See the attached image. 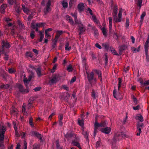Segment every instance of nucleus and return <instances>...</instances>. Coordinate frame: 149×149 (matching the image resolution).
<instances>
[{
    "label": "nucleus",
    "instance_id": "58836bf2",
    "mask_svg": "<svg viewBox=\"0 0 149 149\" xmlns=\"http://www.w3.org/2000/svg\"><path fill=\"white\" fill-rule=\"evenodd\" d=\"M29 124L31 127H34V125L33 123V118L31 117L29 119Z\"/></svg>",
    "mask_w": 149,
    "mask_h": 149
},
{
    "label": "nucleus",
    "instance_id": "2f4dec72",
    "mask_svg": "<svg viewBox=\"0 0 149 149\" xmlns=\"http://www.w3.org/2000/svg\"><path fill=\"white\" fill-rule=\"evenodd\" d=\"M91 96L93 99L95 100L96 99V93L95 90L93 89L91 93Z\"/></svg>",
    "mask_w": 149,
    "mask_h": 149
},
{
    "label": "nucleus",
    "instance_id": "9d476101",
    "mask_svg": "<svg viewBox=\"0 0 149 149\" xmlns=\"http://www.w3.org/2000/svg\"><path fill=\"white\" fill-rule=\"evenodd\" d=\"M2 44L3 48L5 47L8 49L10 47L9 42L7 41L6 42L4 40H2Z\"/></svg>",
    "mask_w": 149,
    "mask_h": 149
},
{
    "label": "nucleus",
    "instance_id": "393cba45",
    "mask_svg": "<svg viewBox=\"0 0 149 149\" xmlns=\"http://www.w3.org/2000/svg\"><path fill=\"white\" fill-rule=\"evenodd\" d=\"M110 49L111 52L113 54L117 56H120V55L121 54L120 53L119 54H118L117 53L116 51L113 48L110 47Z\"/></svg>",
    "mask_w": 149,
    "mask_h": 149
},
{
    "label": "nucleus",
    "instance_id": "4c0bfd02",
    "mask_svg": "<svg viewBox=\"0 0 149 149\" xmlns=\"http://www.w3.org/2000/svg\"><path fill=\"white\" fill-rule=\"evenodd\" d=\"M142 128H137L136 132H137L136 135L137 136H139L141 132V129Z\"/></svg>",
    "mask_w": 149,
    "mask_h": 149
},
{
    "label": "nucleus",
    "instance_id": "7c9ffc66",
    "mask_svg": "<svg viewBox=\"0 0 149 149\" xmlns=\"http://www.w3.org/2000/svg\"><path fill=\"white\" fill-rule=\"evenodd\" d=\"M73 135L72 133H67L65 135V136L66 138L69 139L73 137Z\"/></svg>",
    "mask_w": 149,
    "mask_h": 149
},
{
    "label": "nucleus",
    "instance_id": "cd10ccee",
    "mask_svg": "<svg viewBox=\"0 0 149 149\" xmlns=\"http://www.w3.org/2000/svg\"><path fill=\"white\" fill-rule=\"evenodd\" d=\"M136 119H138L141 122H142L143 121V117L141 114L137 115L136 116Z\"/></svg>",
    "mask_w": 149,
    "mask_h": 149
},
{
    "label": "nucleus",
    "instance_id": "5701e85b",
    "mask_svg": "<svg viewBox=\"0 0 149 149\" xmlns=\"http://www.w3.org/2000/svg\"><path fill=\"white\" fill-rule=\"evenodd\" d=\"M93 71L97 74L99 78L102 77L101 72L100 70H98L96 69H94L93 70Z\"/></svg>",
    "mask_w": 149,
    "mask_h": 149
},
{
    "label": "nucleus",
    "instance_id": "69168bd1",
    "mask_svg": "<svg viewBox=\"0 0 149 149\" xmlns=\"http://www.w3.org/2000/svg\"><path fill=\"white\" fill-rule=\"evenodd\" d=\"M1 127V130L2 131H4L5 132L6 130V127L4 126H2L1 127V125L0 126V128Z\"/></svg>",
    "mask_w": 149,
    "mask_h": 149
},
{
    "label": "nucleus",
    "instance_id": "6e6d98bb",
    "mask_svg": "<svg viewBox=\"0 0 149 149\" xmlns=\"http://www.w3.org/2000/svg\"><path fill=\"white\" fill-rule=\"evenodd\" d=\"M41 88H42L41 87H37L34 88L33 90L35 92L38 91H40L41 90Z\"/></svg>",
    "mask_w": 149,
    "mask_h": 149
},
{
    "label": "nucleus",
    "instance_id": "de8ad7c7",
    "mask_svg": "<svg viewBox=\"0 0 149 149\" xmlns=\"http://www.w3.org/2000/svg\"><path fill=\"white\" fill-rule=\"evenodd\" d=\"M78 121L79 124V125L82 126L84 125V123L83 122V121L79 118L78 120Z\"/></svg>",
    "mask_w": 149,
    "mask_h": 149
},
{
    "label": "nucleus",
    "instance_id": "e2e57ef3",
    "mask_svg": "<svg viewBox=\"0 0 149 149\" xmlns=\"http://www.w3.org/2000/svg\"><path fill=\"white\" fill-rule=\"evenodd\" d=\"M68 21L70 23L71 25H73L74 24V22L71 18L68 20Z\"/></svg>",
    "mask_w": 149,
    "mask_h": 149
},
{
    "label": "nucleus",
    "instance_id": "a878e982",
    "mask_svg": "<svg viewBox=\"0 0 149 149\" xmlns=\"http://www.w3.org/2000/svg\"><path fill=\"white\" fill-rule=\"evenodd\" d=\"M82 134L84 135V137L85 138L86 141H88V136L89 134L86 131H83L82 132Z\"/></svg>",
    "mask_w": 149,
    "mask_h": 149
},
{
    "label": "nucleus",
    "instance_id": "3c124183",
    "mask_svg": "<svg viewBox=\"0 0 149 149\" xmlns=\"http://www.w3.org/2000/svg\"><path fill=\"white\" fill-rule=\"evenodd\" d=\"M16 71L14 70L13 68H11L8 69V72L12 74L15 73Z\"/></svg>",
    "mask_w": 149,
    "mask_h": 149
},
{
    "label": "nucleus",
    "instance_id": "2eb2a0df",
    "mask_svg": "<svg viewBox=\"0 0 149 149\" xmlns=\"http://www.w3.org/2000/svg\"><path fill=\"white\" fill-rule=\"evenodd\" d=\"M118 11V6L117 5H115L113 9L112 13L113 17L115 18L116 16L117 15Z\"/></svg>",
    "mask_w": 149,
    "mask_h": 149
},
{
    "label": "nucleus",
    "instance_id": "dca6fc26",
    "mask_svg": "<svg viewBox=\"0 0 149 149\" xmlns=\"http://www.w3.org/2000/svg\"><path fill=\"white\" fill-rule=\"evenodd\" d=\"M32 134L34 135L38 138H39L40 140H42V138L41 135L38 132L36 131H33Z\"/></svg>",
    "mask_w": 149,
    "mask_h": 149
},
{
    "label": "nucleus",
    "instance_id": "9b49d317",
    "mask_svg": "<svg viewBox=\"0 0 149 149\" xmlns=\"http://www.w3.org/2000/svg\"><path fill=\"white\" fill-rule=\"evenodd\" d=\"M64 32V31L62 30H58L56 32V35L55 37V39L58 40L61 35Z\"/></svg>",
    "mask_w": 149,
    "mask_h": 149
},
{
    "label": "nucleus",
    "instance_id": "49530a36",
    "mask_svg": "<svg viewBox=\"0 0 149 149\" xmlns=\"http://www.w3.org/2000/svg\"><path fill=\"white\" fill-rule=\"evenodd\" d=\"M102 31L103 34L104 36H106L107 35V32L106 29L104 27L102 29Z\"/></svg>",
    "mask_w": 149,
    "mask_h": 149
},
{
    "label": "nucleus",
    "instance_id": "864d4df0",
    "mask_svg": "<svg viewBox=\"0 0 149 149\" xmlns=\"http://www.w3.org/2000/svg\"><path fill=\"white\" fill-rule=\"evenodd\" d=\"M129 20L128 18H127L126 20V22L125 23V27L126 28H127L129 25Z\"/></svg>",
    "mask_w": 149,
    "mask_h": 149
},
{
    "label": "nucleus",
    "instance_id": "338daca9",
    "mask_svg": "<svg viewBox=\"0 0 149 149\" xmlns=\"http://www.w3.org/2000/svg\"><path fill=\"white\" fill-rule=\"evenodd\" d=\"M140 107V106L138 105L136 107H133V108L135 110H138L139 109Z\"/></svg>",
    "mask_w": 149,
    "mask_h": 149
},
{
    "label": "nucleus",
    "instance_id": "ddd939ff",
    "mask_svg": "<svg viewBox=\"0 0 149 149\" xmlns=\"http://www.w3.org/2000/svg\"><path fill=\"white\" fill-rule=\"evenodd\" d=\"M79 35L80 36L83 34L85 31V29L82 24L79 26Z\"/></svg>",
    "mask_w": 149,
    "mask_h": 149
},
{
    "label": "nucleus",
    "instance_id": "79ce46f5",
    "mask_svg": "<svg viewBox=\"0 0 149 149\" xmlns=\"http://www.w3.org/2000/svg\"><path fill=\"white\" fill-rule=\"evenodd\" d=\"M142 2V0H137V5L140 8L141 7Z\"/></svg>",
    "mask_w": 149,
    "mask_h": 149
},
{
    "label": "nucleus",
    "instance_id": "f03ea898",
    "mask_svg": "<svg viewBox=\"0 0 149 149\" xmlns=\"http://www.w3.org/2000/svg\"><path fill=\"white\" fill-rule=\"evenodd\" d=\"M126 137V135L124 134L123 132L116 134L113 138V143H116L117 141H120L123 138Z\"/></svg>",
    "mask_w": 149,
    "mask_h": 149
},
{
    "label": "nucleus",
    "instance_id": "20e7f679",
    "mask_svg": "<svg viewBox=\"0 0 149 149\" xmlns=\"http://www.w3.org/2000/svg\"><path fill=\"white\" fill-rule=\"evenodd\" d=\"M122 13L121 11H119L118 17L117 15H116L115 18L113 17V22L114 23L119 22H121L122 20Z\"/></svg>",
    "mask_w": 149,
    "mask_h": 149
},
{
    "label": "nucleus",
    "instance_id": "09e8293b",
    "mask_svg": "<svg viewBox=\"0 0 149 149\" xmlns=\"http://www.w3.org/2000/svg\"><path fill=\"white\" fill-rule=\"evenodd\" d=\"M30 81H29L28 79H27L26 78H24V82L25 84V85L27 87V85Z\"/></svg>",
    "mask_w": 149,
    "mask_h": 149
},
{
    "label": "nucleus",
    "instance_id": "37998d69",
    "mask_svg": "<svg viewBox=\"0 0 149 149\" xmlns=\"http://www.w3.org/2000/svg\"><path fill=\"white\" fill-rule=\"evenodd\" d=\"M35 31H32L30 33V36L31 38L32 39H33L35 37Z\"/></svg>",
    "mask_w": 149,
    "mask_h": 149
},
{
    "label": "nucleus",
    "instance_id": "4d7b16f0",
    "mask_svg": "<svg viewBox=\"0 0 149 149\" xmlns=\"http://www.w3.org/2000/svg\"><path fill=\"white\" fill-rule=\"evenodd\" d=\"M56 67H57V66H56V64H55L53 67V68L52 69V70H51V72L52 73H53L54 72L56 69Z\"/></svg>",
    "mask_w": 149,
    "mask_h": 149
},
{
    "label": "nucleus",
    "instance_id": "774afa93",
    "mask_svg": "<svg viewBox=\"0 0 149 149\" xmlns=\"http://www.w3.org/2000/svg\"><path fill=\"white\" fill-rule=\"evenodd\" d=\"M22 10V9L20 8V7H19L16 9V11L17 13L19 14L21 13Z\"/></svg>",
    "mask_w": 149,
    "mask_h": 149
},
{
    "label": "nucleus",
    "instance_id": "4be33fe9",
    "mask_svg": "<svg viewBox=\"0 0 149 149\" xmlns=\"http://www.w3.org/2000/svg\"><path fill=\"white\" fill-rule=\"evenodd\" d=\"M109 27L110 30H111L112 29V18L111 17H109Z\"/></svg>",
    "mask_w": 149,
    "mask_h": 149
},
{
    "label": "nucleus",
    "instance_id": "b1692460",
    "mask_svg": "<svg viewBox=\"0 0 149 149\" xmlns=\"http://www.w3.org/2000/svg\"><path fill=\"white\" fill-rule=\"evenodd\" d=\"M69 43L68 42H66L65 49L66 50L69 51L71 48V46L69 47Z\"/></svg>",
    "mask_w": 149,
    "mask_h": 149
},
{
    "label": "nucleus",
    "instance_id": "0eeeda50",
    "mask_svg": "<svg viewBox=\"0 0 149 149\" xmlns=\"http://www.w3.org/2000/svg\"><path fill=\"white\" fill-rule=\"evenodd\" d=\"M51 5V1L50 0H49L46 3V8L45 9L44 13L45 14H47L49 11H51L50 6Z\"/></svg>",
    "mask_w": 149,
    "mask_h": 149
},
{
    "label": "nucleus",
    "instance_id": "c756f323",
    "mask_svg": "<svg viewBox=\"0 0 149 149\" xmlns=\"http://www.w3.org/2000/svg\"><path fill=\"white\" fill-rule=\"evenodd\" d=\"M25 105H24V104L22 105V112L26 116L28 115V113L27 111H26V109L25 108Z\"/></svg>",
    "mask_w": 149,
    "mask_h": 149
},
{
    "label": "nucleus",
    "instance_id": "c9c22d12",
    "mask_svg": "<svg viewBox=\"0 0 149 149\" xmlns=\"http://www.w3.org/2000/svg\"><path fill=\"white\" fill-rule=\"evenodd\" d=\"M8 2L10 5L16 4V0H8Z\"/></svg>",
    "mask_w": 149,
    "mask_h": 149
},
{
    "label": "nucleus",
    "instance_id": "ea45409f",
    "mask_svg": "<svg viewBox=\"0 0 149 149\" xmlns=\"http://www.w3.org/2000/svg\"><path fill=\"white\" fill-rule=\"evenodd\" d=\"M86 58L85 57H83L82 58V62L84 66V67L85 68H86Z\"/></svg>",
    "mask_w": 149,
    "mask_h": 149
},
{
    "label": "nucleus",
    "instance_id": "a18cd8bd",
    "mask_svg": "<svg viewBox=\"0 0 149 149\" xmlns=\"http://www.w3.org/2000/svg\"><path fill=\"white\" fill-rule=\"evenodd\" d=\"M33 101H30L28 104V108L29 109H31L33 107V106L32 105V103Z\"/></svg>",
    "mask_w": 149,
    "mask_h": 149
},
{
    "label": "nucleus",
    "instance_id": "f704fd0d",
    "mask_svg": "<svg viewBox=\"0 0 149 149\" xmlns=\"http://www.w3.org/2000/svg\"><path fill=\"white\" fill-rule=\"evenodd\" d=\"M107 122L106 121H102L100 123L101 127H105L107 125Z\"/></svg>",
    "mask_w": 149,
    "mask_h": 149
},
{
    "label": "nucleus",
    "instance_id": "473e14b6",
    "mask_svg": "<svg viewBox=\"0 0 149 149\" xmlns=\"http://www.w3.org/2000/svg\"><path fill=\"white\" fill-rule=\"evenodd\" d=\"M67 71L69 72H72L73 70V68L72 67V65L71 64H70L67 68Z\"/></svg>",
    "mask_w": 149,
    "mask_h": 149
},
{
    "label": "nucleus",
    "instance_id": "4468645a",
    "mask_svg": "<svg viewBox=\"0 0 149 149\" xmlns=\"http://www.w3.org/2000/svg\"><path fill=\"white\" fill-rule=\"evenodd\" d=\"M37 74L38 77H39L43 75L41 72V69L40 67L36 68L35 70Z\"/></svg>",
    "mask_w": 149,
    "mask_h": 149
},
{
    "label": "nucleus",
    "instance_id": "1a4fd4ad",
    "mask_svg": "<svg viewBox=\"0 0 149 149\" xmlns=\"http://www.w3.org/2000/svg\"><path fill=\"white\" fill-rule=\"evenodd\" d=\"M111 129L109 127H106L102 128L100 130V131L106 134H109L111 132Z\"/></svg>",
    "mask_w": 149,
    "mask_h": 149
},
{
    "label": "nucleus",
    "instance_id": "412c9836",
    "mask_svg": "<svg viewBox=\"0 0 149 149\" xmlns=\"http://www.w3.org/2000/svg\"><path fill=\"white\" fill-rule=\"evenodd\" d=\"M10 85L8 84H2L0 85V88L1 89H7L9 88Z\"/></svg>",
    "mask_w": 149,
    "mask_h": 149
},
{
    "label": "nucleus",
    "instance_id": "6e6552de",
    "mask_svg": "<svg viewBox=\"0 0 149 149\" xmlns=\"http://www.w3.org/2000/svg\"><path fill=\"white\" fill-rule=\"evenodd\" d=\"M21 6H22V9L24 13L27 15L29 14L31 12V10L29 9L24 4H22L21 5Z\"/></svg>",
    "mask_w": 149,
    "mask_h": 149
},
{
    "label": "nucleus",
    "instance_id": "6ab92c4d",
    "mask_svg": "<svg viewBox=\"0 0 149 149\" xmlns=\"http://www.w3.org/2000/svg\"><path fill=\"white\" fill-rule=\"evenodd\" d=\"M72 143L74 146H76L78 147V148H79V149H81L79 143V142H77L75 140H73L72 141Z\"/></svg>",
    "mask_w": 149,
    "mask_h": 149
},
{
    "label": "nucleus",
    "instance_id": "a211bd4d",
    "mask_svg": "<svg viewBox=\"0 0 149 149\" xmlns=\"http://www.w3.org/2000/svg\"><path fill=\"white\" fill-rule=\"evenodd\" d=\"M29 72L30 74V75L29 76L28 79L29 81H31V79L33 78L34 77V73L31 70H29Z\"/></svg>",
    "mask_w": 149,
    "mask_h": 149
},
{
    "label": "nucleus",
    "instance_id": "603ef678",
    "mask_svg": "<svg viewBox=\"0 0 149 149\" xmlns=\"http://www.w3.org/2000/svg\"><path fill=\"white\" fill-rule=\"evenodd\" d=\"M122 81L121 79L119 78H118V89L119 90V89L120 88L121 86V84Z\"/></svg>",
    "mask_w": 149,
    "mask_h": 149
},
{
    "label": "nucleus",
    "instance_id": "5fc2aeb1",
    "mask_svg": "<svg viewBox=\"0 0 149 149\" xmlns=\"http://www.w3.org/2000/svg\"><path fill=\"white\" fill-rule=\"evenodd\" d=\"M131 97L132 99H133L134 102L135 103H137V100L136 98L135 97V96L133 95H132Z\"/></svg>",
    "mask_w": 149,
    "mask_h": 149
},
{
    "label": "nucleus",
    "instance_id": "c85d7f7f",
    "mask_svg": "<svg viewBox=\"0 0 149 149\" xmlns=\"http://www.w3.org/2000/svg\"><path fill=\"white\" fill-rule=\"evenodd\" d=\"M102 46L105 49L108 50L109 49V45L108 43H102Z\"/></svg>",
    "mask_w": 149,
    "mask_h": 149
},
{
    "label": "nucleus",
    "instance_id": "7ed1b4c3",
    "mask_svg": "<svg viewBox=\"0 0 149 149\" xmlns=\"http://www.w3.org/2000/svg\"><path fill=\"white\" fill-rule=\"evenodd\" d=\"M17 87L19 89V91L20 93H28L29 92V90L27 87L26 86V88L25 89L23 86L21 84H18L17 85Z\"/></svg>",
    "mask_w": 149,
    "mask_h": 149
},
{
    "label": "nucleus",
    "instance_id": "052dcab7",
    "mask_svg": "<svg viewBox=\"0 0 149 149\" xmlns=\"http://www.w3.org/2000/svg\"><path fill=\"white\" fill-rule=\"evenodd\" d=\"M101 145V142L100 140L98 141L96 143V147L98 148Z\"/></svg>",
    "mask_w": 149,
    "mask_h": 149
},
{
    "label": "nucleus",
    "instance_id": "e433bc0d",
    "mask_svg": "<svg viewBox=\"0 0 149 149\" xmlns=\"http://www.w3.org/2000/svg\"><path fill=\"white\" fill-rule=\"evenodd\" d=\"M62 4L63 6V8H67L68 6V3L65 1H63L62 3Z\"/></svg>",
    "mask_w": 149,
    "mask_h": 149
},
{
    "label": "nucleus",
    "instance_id": "423d86ee",
    "mask_svg": "<svg viewBox=\"0 0 149 149\" xmlns=\"http://www.w3.org/2000/svg\"><path fill=\"white\" fill-rule=\"evenodd\" d=\"M58 77L56 75H54L52 77V78L49 81V83L50 85H54L58 82Z\"/></svg>",
    "mask_w": 149,
    "mask_h": 149
},
{
    "label": "nucleus",
    "instance_id": "8fccbe9b",
    "mask_svg": "<svg viewBox=\"0 0 149 149\" xmlns=\"http://www.w3.org/2000/svg\"><path fill=\"white\" fill-rule=\"evenodd\" d=\"M55 41L54 42L52 45V47L53 48H54L56 46V43L58 41L57 40L54 39Z\"/></svg>",
    "mask_w": 149,
    "mask_h": 149
},
{
    "label": "nucleus",
    "instance_id": "f257e3e1",
    "mask_svg": "<svg viewBox=\"0 0 149 149\" xmlns=\"http://www.w3.org/2000/svg\"><path fill=\"white\" fill-rule=\"evenodd\" d=\"M86 74L88 81L91 86H92L93 81L95 83L97 81L96 78L94 77V72H86Z\"/></svg>",
    "mask_w": 149,
    "mask_h": 149
},
{
    "label": "nucleus",
    "instance_id": "c03bdc74",
    "mask_svg": "<svg viewBox=\"0 0 149 149\" xmlns=\"http://www.w3.org/2000/svg\"><path fill=\"white\" fill-rule=\"evenodd\" d=\"M143 125V123L138 122L136 126L137 128H142Z\"/></svg>",
    "mask_w": 149,
    "mask_h": 149
},
{
    "label": "nucleus",
    "instance_id": "13d9d810",
    "mask_svg": "<svg viewBox=\"0 0 149 149\" xmlns=\"http://www.w3.org/2000/svg\"><path fill=\"white\" fill-rule=\"evenodd\" d=\"M26 55L32 58L33 56L32 53L30 52H26Z\"/></svg>",
    "mask_w": 149,
    "mask_h": 149
},
{
    "label": "nucleus",
    "instance_id": "bf43d9fd",
    "mask_svg": "<svg viewBox=\"0 0 149 149\" xmlns=\"http://www.w3.org/2000/svg\"><path fill=\"white\" fill-rule=\"evenodd\" d=\"M132 49L133 51V52H138L139 51V49H137L134 47H132Z\"/></svg>",
    "mask_w": 149,
    "mask_h": 149
},
{
    "label": "nucleus",
    "instance_id": "0e129e2a",
    "mask_svg": "<svg viewBox=\"0 0 149 149\" xmlns=\"http://www.w3.org/2000/svg\"><path fill=\"white\" fill-rule=\"evenodd\" d=\"M4 139V135H1L0 134V141H3Z\"/></svg>",
    "mask_w": 149,
    "mask_h": 149
},
{
    "label": "nucleus",
    "instance_id": "a19ab883",
    "mask_svg": "<svg viewBox=\"0 0 149 149\" xmlns=\"http://www.w3.org/2000/svg\"><path fill=\"white\" fill-rule=\"evenodd\" d=\"M93 30L94 31V36L95 37H97L98 35V30L96 29H94Z\"/></svg>",
    "mask_w": 149,
    "mask_h": 149
},
{
    "label": "nucleus",
    "instance_id": "f8f14e48",
    "mask_svg": "<svg viewBox=\"0 0 149 149\" xmlns=\"http://www.w3.org/2000/svg\"><path fill=\"white\" fill-rule=\"evenodd\" d=\"M77 7L79 11L81 12L84 10V5L83 3H81L78 4Z\"/></svg>",
    "mask_w": 149,
    "mask_h": 149
},
{
    "label": "nucleus",
    "instance_id": "39448f33",
    "mask_svg": "<svg viewBox=\"0 0 149 149\" xmlns=\"http://www.w3.org/2000/svg\"><path fill=\"white\" fill-rule=\"evenodd\" d=\"M118 91L117 93L116 90L114 89L113 91V96L114 97L118 100V98H120L121 97V93L120 91V89H118Z\"/></svg>",
    "mask_w": 149,
    "mask_h": 149
},
{
    "label": "nucleus",
    "instance_id": "72a5a7b5",
    "mask_svg": "<svg viewBox=\"0 0 149 149\" xmlns=\"http://www.w3.org/2000/svg\"><path fill=\"white\" fill-rule=\"evenodd\" d=\"M95 126V129H97L99 127H101L100 123L96 122L94 124Z\"/></svg>",
    "mask_w": 149,
    "mask_h": 149
},
{
    "label": "nucleus",
    "instance_id": "aec40b11",
    "mask_svg": "<svg viewBox=\"0 0 149 149\" xmlns=\"http://www.w3.org/2000/svg\"><path fill=\"white\" fill-rule=\"evenodd\" d=\"M6 8V4H3L1 6L0 11L1 13H4L5 11V9Z\"/></svg>",
    "mask_w": 149,
    "mask_h": 149
},
{
    "label": "nucleus",
    "instance_id": "680f3d73",
    "mask_svg": "<svg viewBox=\"0 0 149 149\" xmlns=\"http://www.w3.org/2000/svg\"><path fill=\"white\" fill-rule=\"evenodd\" d=\"M146 15V13L145 12H143L141 16V19L142 20H143Z\"/></svg>",
    "mask_w": 149,
    "mask_h": 149
},
{
    "label": "nucleus",
    "instance_id": "bb28decb",
    "mask_svg": "<svg viewBox=\"0 0 149 149\" xmlns=\"http://www.w3.org/2000/svg\"><path fill=\"white\" fill-rule=\"evenodd\" d=\"M39 32L40 35V39L39 41V42H41L44 38V34L40 31H39Z\"/></svg>",
    "mask_w": 149,
    "mask_h": 149
},
{
    "label": "nucleus",
    "instance_id": "f3484780",
    "mask_svg": "<svg viewBox=\"0 0 149 149\" xmlns=\"http://www.w3.org/2000/svg\"><path fill=\"white\" fill-rule=\"evenodd\" d=\"M119 48V51L120 52V53H121L124 50H126L127 49V45H122L120 46Z\"/></svg>",
    "mask_w": 149,
    "mask_h": 149
}]
</instances>
